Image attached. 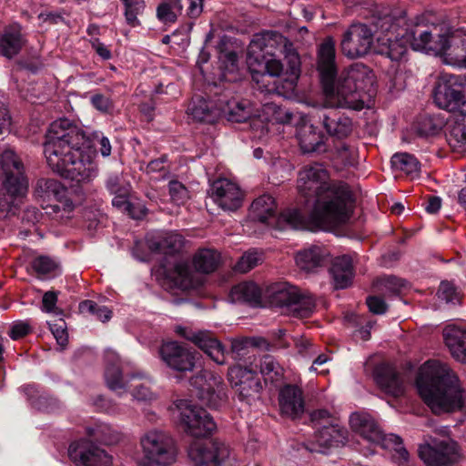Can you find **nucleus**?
<instances>
[{"instance_id": "obj_1", "label": "nucleus", "mask_w": 466, "mask_h": 466, "mask_svg": "<svg viewBox=\"0 0 466 466\" xmlns=\"http://www.w3.org/2000/svg\"><path fill=\"white\" fill-rule=\"evenodd\" d=\"M297 188L310 210H284L279 219L294 229L328 230L345 224L350 218L354 194L347 182L331 180L319 163L305 166L299 173Z\"/></svg>"}, {"instance_id": "obj_2", "label": "nucleus", "mask_w": 466, "mask_h": 466, "mask_svg": "<svg viewBox=\"0 0 466 466\" xmlns=\"http://www.w3.org/2000/svg\"><path fill=\"white\" fill-rule=\"evenodd\" d=\"M110 140L102 131L85 132L67 118L52 122L46 131L44 154L52 171L72 182L83 193L85 187L96 177L93 158L99 153L111 155Z\"/></svg>"}, {"instance_id": "obj_3", "label": "nucleus", "mask_w": 466, "mask_h": 466, "mask_svg": "<svg viewBox=\"0 0 466 466\" xmlns=\"http://www.w3.org/2000/svg\"><path fill=\"white\" fill-rule=\"evenodd\" d=\"M248 66L256 76L282 77L285 92H293L301 74V60L293 44L276 31L253 35L248 48Z\"/></svg>"}, {"instance_id": "obj_4", "label": "nucleus", "mask_w": 466, "mask_h": 466, "mask_svg": "<svg viewBox=\"0 0 466 466\" xmlns=\"http://www.w3.org/2000/svg\"><path fill=\"white\" fill-rule=\"evenodd\" d=\"M179 428L196 439H205L191 443L187 455L194 466H222L229 458V446L218 440L208 438L217 430L211 415L191 400H178Z\"/></svg>"}, {"instance_id": "obj_5", "label": "nucleus", "mask_w": 466, "mask_h": 466, "mask_svg": "<svg viewBox=\"0 0 466 466\" xmlns=\"http://www.w3.org/2000/svg\"><path fill=\"white\" fill-rule=\"evenodd\" d=\"M0 219L17 216L25 225L37 223L41 213L36 208L28 207L20 211L28 190V180L23 162L11 149L0 154Z\"/></svg>"}, {"instance_id": "obj_6", "label": "nucleus", "mask_w": 466, "mask_h": 466, "mask_svg": "<svg viewBox=\"0 0 466 466\" xmlns=\"http://www.w3.org/2000/svg\"><path fill=\"white\" fill-rule=\"evenodd\" d=\"M416 386L434 413L452 412L464 406L457 375L440 362L426 361L416 377Z\"/></svg>"}, {"instance_id": "obj_7", "label": "nucleus", "mask_w": 466, "mask_h": 466, "mask_svg": "<svg viewBox=\"0 0 466 466\" xmlns=\"http://www.w3.org/2000/svg\"><path fill=\"white\" fill-rule=\"evenodd\" d=\"M263 298L271 308L281 309L295 318H309L316 309V299L311 293L286 281L268 285Z\"/></svg>"}, {"instance_id": "obj_8", "label": "nucleus", "mask_w": 466, "mask_h": 466, "mask_svg": "<svg viewBox=\"0 0 466 466\" xmlns=\"http://www.w3.org/2000/svg\"><path fill=\"white\" fill-rule=\"evenodd\" d=\"M106 424L86 428V435L91 440L81 439L73 441L68 448V456L76 466H111L112 456L94 443L111 444L115 440Z\"/></svg>"}, {"instance_id": "obj_9", "label": "nucleus", "mask_w": 466, "mask_h": 466, "mask_svg": "<svg viewBox=\"0 0 466 466\" xmlns=\"http://www.w3.org/2000/svg\"><path fill=\"white\" fill-rule=\"evenodd\" d=\"M312 427L315 430L316 443L297 442L292 445L301 455L324 453L323 449L343 445L348 438V431L336 422L329 410L320 409L310 414Z\"/></svg>"}, {"instance_id": "obj_10", "label": "nucleus", "mask_w": 466, "mask_h": 466, "mask_svg": "<svg viewBox=\"0 0 466 466\" xmlns=\"http://www.w3.org/2000/svg\"><path fill=\"white\" fill-rule=\"evenodd\" d=\"M350 424L354 431L369 442L385 450H393L392 460L399 466L408 463L410 454L402 446V439L392 433L385 434L370 415L352 413Z\"/></svg>"}, {"instance_id": "obj_11", "label": "nucleus", "mask_w": 466, "mask_h": 466, "mask_svg": "<svg viewBox=\"0 0 466 466\" xmlns=\"http://www.w3.org/2000/svg\"><path fill=\"white\" fill-rule=\"evenodd\" d=\"M432 99L448 112L466 111V75L441 73L434 82Z\"/></svg>"}, {"instance_id": "obj_12", "label": "nucleus", "mask_w": 466, "mask_h": 466, "mask_svg": "<svg viewBox=\"0 0 466 466\" xmlns=\"http://www.w3.org/2000/svg\"><path fill=\"white\" fill-rule=\"evenodd\" d=\"M34 196L48 216L57 215L61 211L69 213L74 209L68 188L56 179L39 178Z\"/></svg>"}, {"instance_id": "obj_13", "label": "nucleus", "mask_w": 466, "mask_h": 466, "mask_svg": "<svg viewBox=\"0 0 466 466\" xmlns=\"http://www.w3.org/2000/svg\"><path fill=\"white\" fill-rule=\"evenodd\" d=\"M189 386L191 395L210 409L218 410L226 400V384L223 378L214 371L201 370L190 377Z\"/></svg>"}, {"instance_id": "obj_14", "label": "nucleus", "mask_w": 466, "mask_h": 466, "mask_svg": "<svg viewBox=\"0 0 466 466\" xmlns=\"http://www.w3.org/2000/svg\"><path fill=\"white\" fill-rule=\"evenodd\" d=\"M144 457L140 466H167L176 460L174 440L162 431H149L141 439Z\"/></svg>"}, {"instance_id": "obj_15", "label": "nucleus", "mask_w": 466, "mask_h": 466, "mask_svg": "<svg viewBox=\"0 0 466 466\" xmlns=\"http://www.w3.org/2000/svg\"><path fill=\"white\" fill-rule=\"evenodd\" d=\"M228 380L239 401L251 405L259 398L263 386L257 370L238 364L228 369Z\"/></svg>"}, {"instance_id": "obj_16", "label": "nucleus", "mask_w": 466, "mask_h": 466, "mask_svg": "<svg viewBox=\"0 0 466 466\" xmlns=\"http://www.w3.org/2000/svg\"><path fill=\"white\" fill-rule=\"evenodd\" d=\"M374 32L365 24H351L341 35L339 44L341 53L350 59L365 56L373 45Z\"/></svg>"}, {"instance_id": "obj_17", "label": "nucleus", "mask_w": 466, "mask_h": 466, "mask_svg": "<svg viewBox=\"0 0 466 466\" xmlns=\"http://www.w3.org/2000/svg\"><path fill=\"white\" fill-rule=\"evenodd\" d=\"M316 69L319 83L324 93L333 91V80L339 74L337 63L336 41L332 36H327L317 49Z\"/></svg>"}, {"instance_id": "obj_18", "label": "nucleus", "mask_w": 466, "mask_h": 466, "mask_svg": "<svg viewBox=\"0 0 466 466\" xmlns=\"http://www.w3.org/2000/svg\"><path fill=\"white\" fill-rule=\"evenodd\" d=\"M418 453L426 466H453L461 457L457 442L451 440L421 444Z\"/></svg>"}, {"instance_id": "obj_19", "label": "nucleus", "mask_w": 466, "mask_h": 466, "mask_svg": "<svg viewBox=\"0 0 466 466\" xmlns=\"http://www.w3.org/2000/svg\"><path fill=\"white\" fill-rule=\"evenodd\" d=\"M333 91L324 93L328 96H337L341 106L355 111L364 108V101L360 98L358 75L350 71L346 76H337L333 80Z\"/></svg>"}, {"instance_id": "obj_20", "label": "nucleus", "mask_w": 466, "mask_h": 466, "mask_svg": "<svg viewBox=\"0 0 466 466\" xmlns=\"http://www.w3.org/2000/svg\"><path fill=\"white\" fill-rule=\"evenodd\" d=\"M159 355L168 368L178 372H187L192 371L196 367L199 353L177 341H167L161 345Z\"/></svg>"}, {"instance_id": "obj_21", "label": "nucleus", "mask_w": 466, "mask_h": 466, "mask_svg": "<svg viewBox=\"0 0 466 466\" xmlns=\"http://www.w3.org/2000/svg\"><path fill=\"white\" fill-rule=\"evenodd\" d=\"M214 98H206L201 95L192 96L187 109V115L195 121L214 124L220 120V106L218 96L221 95L219 86H215Z\"/></svg>"}, {"instance_id": "obj_22", "label": "nucleus", "mask_w": 466, "mask_h": 466, "mask_svg": "<svg viewBox=\"0 0 466 466\" xmlns=\"http://www.w3.org/2000/svg\"><path fill=\"white\" fill-rule=\"evenodd\" d=\"M177 332L184 339L193 342L217 364L225 363V349L221 342L209 331H192L178 327Z\"/></svg>"}, {"instance_id": "obj_23", "label": "nucleus", "mask_w": 466, "mask_h": 466, "mask_svg": "<svg viewBox=\"0 0 466 466\" xmlns=\"http://www.w3.org/2000/svg\"><path fill=\"white\" fill-rule=\"evenodd\" d=\"M209 194L212 200L223 210L235 211L242 205L240 188L228 179L215 180L210 185Z\"/></svg>"}, {"instance_id": "obj_24", "label": "nucleus", "mask_w": 466, "mask_h": 466, "mask_svg": "<svg viewBox=\"0 0 466 466\" xmlns=\"http://www.w3.org/2000/svg\"><path fill=\"white\" fill-rule=\"evenodd\" d=\"M159 270L165 289L188 290L193 288V276L187 262L177 261L170 267L166 262H161Z\"/></svg>"}, {"instance_id": "obj_25", "label": "nucleus", "mask_w": 466, "mask_h": 466, "mask_svg": "<svg viewBox=\"0 0 466 466\" xmlns=\"http://www.w3.org/2000/svg\"><path fill=\"white\" fill-rule=\"evenodd\" d=\"M105 380L111 390H127L132 388V395L138 400H149L152 399V391L144 383L129 385V380L125 379L117 363H107L105 369Z\"/></svg>"}, {"instance_id": "obj_26", "label": "nucleus", "mask_w": 466, "mask_h": 466, "mask_svg": "<svg viewBox=\"0 0 466 466\" xmlns=\"http://www.w3.org/2000/svg\"><path fill=\"white\" fill-rule=\"evenodd\" d=\"M437 45L433 46L434 53L454 56L456 59L466 60V29L457 28L446 30L437 35Z\"/></svg>"}, {"instance_id": "obj_27", "label": "nucleus", "mask_w": 466, "mask_h": 466, "mask_svg": "<svg viewBox=\"0 0 466 466\" xmlns=\"http://www.w3.org/2000/svg\"><path fill=\"white\" fill-rule=\"evenodd\" d=\"M279 405L282 416L296 420L305 411L303 390L295 384H285L279 393Z\"/></svg>"}, {"instance_id": "obj_28", "label": "nucleus", "mask_w": 466, "mask_h": 466, "mask_svg": "<svg viewBox=\"0 0 466 466\" xmlns=\"http://www.w3.org/2000/svg\"><path fill=\"white\" fill-rule=\"evenodd\" d=\"M374 380L390 396L398 398L404 394V380L400 373L389 363H380L375 367Z\"/></svg>"}, {"instance_id": "obj_29", "label": "nucleus", "mask_w": 466, "mask_h": 466, "mask_svg": "<svg viewBox=\"0 0 466 466\" xmlns=\"http://www.w3.org/2000/svg\"><path fill=\"white\" fill-rule=\"evenodd\" d=\"M220 106V119H227L233 123H245L251 117L249 103L246 100H238L230 94L221 92L218 96Z\"/></svg>"}, {"instance_id": "obj_30", "label": "nucleus", "mask_w": 466, "mask_h": 466, "mask_svg": "<svg viewBox=\"0 0 466 466\" xmlns=\"http://www.w3.org/2000/svg\"><path fill=\"white\" fill-rule=\"evenodd\" d=\"M319 122L327 134L336 139H344L352 132V120L337 109H329L319 116Z\"/></svg>"}, {"instance_id": "obj_31", "label": "nucleus", "mask_w": 466, "mask_h": 466, "mask_svg": "<svg viewBox=\"0 0 466 466\" xmlns=\"http://www.w3.org/2000/svg\"><path fill=\"white\" fill-rule=\"evenodd\" d=\"M297 266L306 272H313L326 266L330 258L329 250L321 246L311 245L297 252L295 257Z\"/></svg>"}, {"instance_id": "obj_32", "label": "nucleus", "mask_w": 466, "mask_h": 466, "mask_svg": "<svg viewBox=\"0 0 466 466\" xmlns=\"http://www.w3.org/2000/svg\"><path fill=\"white\" fill-rule=\"evenodd\" d=\"M26 44V39L22 33V27L15 23L5 26L0 36L1 54L12 59L16 56Z\"/></svg>"}, {"instance_id": "obj_33", "label": "nucleus", "mask_w": 466, "mask_h": 466, "mask_svg": "<svg viewBox=\"0 0 466 466\" xmlns=\"http://www.w3.org/2000/svg\"><path fill=\"white\" fill-rule=\"evenodd\" d=\"M329 273L336 289H347L352 284L355 268L350 255H341L331 260Z\"/></svg>"}, {"instance_id": "obj_34", "label": "nucleus", "mask_w": 466, "mask_h": 466, "mask_svg": "<svg viewBox=\"0 0 466 466\" xmlns=\"http://www.w3.org/2000/svg\"><path fill=\"white\" fill-rule=\"evenodd\" d=\"M326 136L312 124L304 125L298 130V140L304 154L326 151Z\"/></svg>"}, {"instance_id": "obj_35", "label": "nucleus", "mask_w": 466, "mask_h": 466, "mask_svg": "<svg viewBox=\"0 0 466 466\" xmlns=\"http://www.w3.org/2000/svg\"><path fill=\"white\" fill-rule=\"evenodd\" d=\"M420 25H415L405 29L402 34L404 40L412 50L427 49L434 52L433 46L437 45V35Z\"/></svg>"}, {"instance_id": "obj_36", "label": "nucleus", "mask_w": 466, "mask_h": 466, "mask_svg": "<svg viewBox=\"0 0 466 466\" xmlns=\"http://www.w3.org/2000/svg\"><path fill=\"white\" fill-rule=\"evenodd\" d=\"M450 122H447L445 131L446 140L453 150L466 147V111H458Z\"/></svg>"}, {"instance_id": "obj_37", "label": "nucleus", "mask_w": 466, "mask_h": 466, "mask_svg": "<svg viewBox=\"0 0 466 466\" xmlns=\"http://www.w3.org/2000/svg\"><path fill=\"white\" fill-rule=\"evenodd\" d=\"M263 294L257 283L253 281H243L231 288L229 298L232 302L259 305L262 299H264Z\"/></svg>"}, {"instance_id": "obj_38", "label": "nucleus", "mask_w": 466, "mask_h": 466, "mask_svg": "<svg viewBox=\"0 0 466 466\" xmlns=\"http://www.w3.org/2000/svg\"><path fill=\"white\" fill-rule=\"evenodd\" d=\"M254 219L271 225L277 219V205L273 197L264 194L256 198L250 206Z\"/></svg>"}, {"instance_id": "obj_39", "label": "nucleus", "mask_w": 466, "mask_h": 466, "mask_svg": "<svg viewBox=\"0 0 466 466\" xmlns=\"http://www.w3.org/2000/svg\"><path fill=\"white\" fill-rule=\"evenodd\" d=\"M147 246L154 253L174 256L182 250L184 238L180 234L170 232L157 239H150Z\"/></svg>"}, {"instance_id": "obj_40", "label": "nucleus", "mask_w": 466, "mask_h": 466, "mask_svg": "<svg viewBox=\"0 0 466 466\" xmlns=\"http://www.w3.org/2000/svg\"><path fill=\"white\" fill-rule=\"evenodd\" d=\"M221 264V255L214 248H199L192 258L194 269L202 274H210Z\"/></svg>"}, {"instance_id": "obj_41", "label": "nucleus", "mask_w": 466, "mask_h": 466, "mask_svg": "<svg viewBox=\"0 0 466 466\" xmlns=\"http://www.w3.org/2000/svg\"><path fill=\"white\" fill-rule=\"evenodd\" d=\"M443 338L452 356L458 360L466 362V330L448 326L444 329Z\"/></svg>"}, {"instance_id": "obj_42", "label": "nucleus", "mask_w": 466, "mask_h": 466, "mask_svg": "<svg viewBox=\"0 0 466 466\" xmlns=\"http://www.w3.org/2000/svg\"><path fill=\"white\" fill-rule=\"evenodd\" d=\"M446 125L447 121L441 115L425 114L418 118L415 130L420 137H434L439 135Z\"/></svg>"}, {"instance_id": "obj_43", "label": "nucleus", "mask_w": 466, "mask_h": 466, "mask_svg": "<svg viewBox=\"0 0 466 466\" xmlns=\"http://www.w3.org/2000/svg\"><path fill=\"white\" fill-rule=\"evenodd\" d=\"M391 167L394 171H400L412 178L419 177L420 163L418 158L407 152L395 153L390 158Z\"/></svg>"}, {"instance_id": "obj_44", "label": "nucleus", "mask_w": 466, "mask_h": 466, "mask_svg": "<svg viewBox=\"0 0 466 466\" xmlns=\"http://www.w3.org/2000/svg\"><path fill=\"white\" fill-rule=\"evenodd\" d=\"M409 47L410 46L401 35L400 38L388 39L386 43L379 45L376 52L391 61L400 62L405 58Z\"/></svg>"}, {"instance_id": "obj_45", "label": "nucleus", "mask_w": 466, "mask_h": 466, "mask_svg": "<svg viewBox=\"0 0 466 466\" xmlns=\"http://www.w3.org/2000/svg\"><path fill=\"white\" fill-rule=\"evenodd\" d=\"M220 68L223 76L228 81H236L238 79V56L234 50H221L219 54Z\"/></svg>"}, {"instance_id": "obj_46", "label": "nucleus", "mask_w": 466, "mask_h": 466, "mask_svg": "<svg viewBox=\"0 0 466 466\" xmlns=\"http://www.w3.org/2000/svg\"><path fill=\"white\" fill-rule=\"evenodd\" d=\"M258 367H259L260 374L264 377L266 382L268 380L270 382L278 381L282 376L281 367L270 355L263 356L259 360V364L255 365L254 370H257Z\"/></svg>"}, {"instance_id": "obj_47", "label": "nucleus", "mask_w": 466, "mask_h": 466, "mask_svg": "<svg viewBox=\"0 0 466 466\" xmlns=\"http://www.w3.org/2000/svg\"><path fill=\"white\" fill-rule=\"evenodd\" d=\"M371 12V25L375 27L376 31L388 32L391 29L394 17L389 8L375 5Z\"/></svg>"}, {"instance_id": "obj_48", "label": "nucleus", "mask_w": 466, "mask_h": 466, "mask_svg": "<svg viewBox=\"0 0 466 466\" xmlns=\"http://www.w3.org/2000/svg\"><path fill=\"white\" fill-rule=\"evenodd\" d=\"M250 350L254 351L255 347L251 345L248 339L234 340L231 343L232 358L238 360H243L245 364L250 365L256 360L255 354L250 355Z\"/></svg>"}, {"instance_id": "obj_49", "label": "nucleus", "mask_w": 466, "mask_h": 466, "mask_svg": "<svg viewBox=\"0 0 466 466\" xmlns=\"http://www.w3.org/2000/svg\"><path fill=\"white\" fill-rule=\"evenodd\" d=\"M125 6V18L127 24L132 27L140 25V22L137 18L138 15H142L146 4L144 0H121Z\"/></svg>"}, {"instance_id": "obj_50", "label": "nucleus", "mask_w": 466, "mask_h": 466, "mask_svg": "<svg viewBox=\"0 0 466 466\" xmlns=\"http://www.w3.org/2000/svg\"><path fill=\"white\" fill-rule=\"evenodd\" d=\"M437 296L441 300H444L446 303H451L453 305L461 304V297L457 290L454 284L448 280L441 282Z\"/></svg>"}, {"instance_id": "obj_51", "label": "nucleus", "mask_w": 466, "mask_h": 466, "mask_svg": "<svg viewBox=\"0 0 466 466\" xmlns=\"http://www.w3.org/2000/svg\"><path fill=\"white\" fill-rule=\"evenodd\" d=\"M31 266L39 276L55 273L58 268V264L47 256H39L35 258L32 261Z\"/></svg>"}, {"instance_id": "obj_52", "label": "nucleus", "mask_w": 466, "mask_h": 466, "mask_svg": "<svg viewBox=\"0 0 466 466\" xmlns=\"http://www.w3.org/2000/svg\"><path fill=\"white\" fill-rule=\"evenodd\" d=\"M177 11L173 6L172 0L163 2L157 8V17L164 24H172L177 21Z\"/></svg>"}, {"instance_id": "obj_53", "label": "nucleus", "mask_w": 466, "mask_h": 466, "mask_svg": "<svg viewBox=\"0 0 466 466\" xmlns=\"http://www.w3.org/2000/svg\"><path fill=\"white\" fill-rule=\"evenodd\" d=\"M260 258L257 252H247L242 255L235 265V270L247 273L258 265Z\"/></svg>"}, {"instance_id": "obj_54", "label": "nucleus", "mask_w": 466, "mask_h": 466, "mask_svg": "<svg viewBox=\"0 0 466 466\" xmlns=\"http://www.w3.org/2000/svg\"><path fill=\"white\" fill-rule=\"evenodd\" d=\"M168 192L172 201L177 205L184 204L188 198L187 187L177 180H171L168 183Z\"/></svg>"}, {"instance_id": "obj_55", "label": "nucleus", "mask_w": 466, "mask_h": 466, "mask_svg": "<svg viewBox=\"0 0 466 466\" xmlns=\"http://www.w3.org/2000/svg\"><path fill=\"white\" fill-rule=\"evenodd\" d=\"M105 187L110 195L117 194L120 192L129 193V187L123 181L121 177L116 174H110L105 180Z\"/></svg>"}, {"instance_id": "obj_56", "label": "nucleus", "mask_w": 466, "mask_h": 466, "mask_svg": "<svg viewBox=\"0 0 466 466\" xmlns=\"http://www.w3.org/2000/svg\"><path fill=\"white\" fill-rule=\"evenodd\" d=\"M169 158L167 154H162L159 157L152 159L146 167L147 174L160 173L162 177L168 174Z\"/></svg>"}, {"instance_id": "obj_57", "label": "nucleus", "mask_w": 466, "mask_h": 466, "mask_svg": "<svg viewBox=\"0 0 466 466\" xmlns=\"http://www.w3.org/2000/svg\"><path fill=\"white\" fill-rule=\"evenodd\" d=\"M90 103L94 108L104 114L111 113L114 110L112 99L100 93L92 95Z\"/></svg>"}, {"instance_id": "obj_58", "label": "nucleus", "mask_w": 466, "mask_h": 466, "mask_svg": "<svg viewBox=\"0 0 466 466\" xmlns=\"http://www.w3.org/2000/svg\"><path fill=\"white\" fill-rule=\"evenodd\" d=\"M33 332L30 323L26 320H16L11 326L8 335L13 340L21 339Z\"/></svg>"}, {"instance_id": "obj_59", "label": "nucleus", "mask_w": 466, "mask_h": 466, "mask_svg": "<svg viewBox=\"0 0 466 466\" xmlns=\"http://www.w3.org/2000/svg\"><path fill=\"white\" fill-rule=\"evenodd\" d=\"M50 331L56 339L57 344L61 347H65L68 342V334L66 331V324L64 319H59L57 323L48 322Z\"/></svg>"}, {"instance_id": "obj_60", "label": "nucleus", "mask_w": 466, "mask_h": 466, "mask_svg": "<svg viewBox=\"0 0 466 466\" xmlns=\"http://www.w3.org/2000/svg\"><path fill=\"white\" fill-rule=\"evenodd\" d=\"M337 157L340 159V167H336L337 169H341L346 167L354 165V158L350 147L346 143H341L336 147Z\"/></svg>"}, {"instance_id": "obj_61", "label": "nucleus", "mask_w": 466, "mask_h": 466, "mask_svg": "<svg viewBox=\"0 0 466 466\" xmlns=\"http://www.w3.org/2000/svg\"><path fill=\"white\" fill-rule=\"evenodd\" d=\"M408 282L395 276H388L385 278V288L394 295H400L404 289L407 288Z\"/></svg>"}, {"instance_id": "obj_62", "label": "nucleus", "mask_w": 466, "mask_h": 466, "mask_svg": "<svg viewBox=\"0 0 466 466\" xmlns=\"http://www.w3.org/2000/svg\"><path fill=\"white\" fill-rule=\"evenodd\" d=\"M366 304L369 310L373 314L380 315L384 314L388 309V305L385 300L379 296H368Z\"/></svg>"}, {"instance_id": "obj_63", "label": "nucleus", "mask_w": 466, "mask_h": 466, "mask_svg": "<svg viewBox=\"0 0 466 466\" xmlns=\"http://www.w3.org/2000/svg\"><path fill=\"white\" fill-rule=\"evenodd\" d=\"M58 293L56 291H46L42 299V310L46 312H54L56 309Z\"/></svg>"}, {"instance_id": "obj_64", "label": "nucleus", "mask_w": 466, "mask_h": 466, "mask_svg": "<svg viewBox=\"0 0 466 466\" xmlns=\"http://www.w3.org/2000/svg\"><path fill=\"white\" fill-rule=\"evenodd\" d=\"M89 42L92 49H94L103 60H110L112 58L111 50L106 46L98 37H93Z\"/></svg>"}]
</instances>
